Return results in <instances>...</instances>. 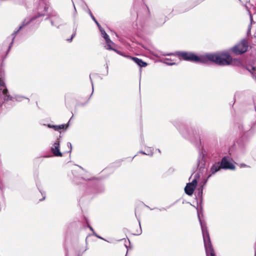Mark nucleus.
I'll return each mask as SVG.
<instances>
[{"label":"nucleus","instance_id":"f257e3e1","mask_svg":"<svg viewBox=\"0 0 256 256\" xmlns=\"http://www.w3.org/2000/svg\"><path fill=\"white\" fill-rule=\"evenodd\" d=\"M182 136L195 146L198 150V156L197 159V168L198 174H203L207 170V155L204 153L202 146L200 138L198 132L192 127L184 124L180 126L175 125Z\"/></svg>","mask_w":256,"mask_h":256},{"label":"nucleus","instance_id":"f03ea898","mask_svg":"<svg viewBox=\"0 0 256 256\" xmlns=\"http://www.w3.org/2000/svg\"><path fill=\"white\" fill-rule=\"evenodd\" d=\"M207 182V180H204V182H200L196 189V198L197 200V204L200 206V208H196L198 218L200 222V228L202 232V237L204 240V246H212V242L210 240V234L207 228L206 224L205 222H202L201 218L200 215L203 216L202 214V203L203 201V190L204 186Z\"/></svg>","mask_w":256,"mask_h":256},{"label":"nucleus","instance_id":"7ed1b4c3","mask_svg":"<svg viewBox=\"0 0 256 256\" xmlns=\"http://www.w3.org/2000/svg\"><path fill=\"white\" fill-rule=\"evenodd\" d=\"M48 1L49 0H38V6H37V14L32 16L30 19H24L22 21V24L20 25L18 28L14 30V31L12 34V40L11 42L10 43L8 48L6 50V54L9 52L11 49V48L12 46L14 40L16 35L19 32H26V27L32 22L38 18L46 15V12H47L48 10Z\"/></svg>","mask_w":256,"mask_h":256},{"label":"nucleus","instance_id":"20e7f679","mask_svg":"<svg viewBox=\"0 0 256 256\" xmlns=\"http://www.w3.org/2000/svg\"><path fill=\"white\" fill-rule=\"evenodd\" d=\"M208 62H212L218 66H228L232 64V58L228 52L208 53L205 54L204 64H206Z\"/></svg>","mask_w":256,"mask_h":256},{"label":"nucleus","instance_id":"39448f33","mask_svg":"<svg viewBox=\"0 0 256 256\" xmlns=\"http://www.w3.org/2000/svg\"><path fill=\"white\" fill-rule=\"evenodd\" d=\"M166 55L175 56L186 61L204 64L205 54L198 55L192 52L176 51L174 53L167 54Z\"/></svg>","mask_w":256,"mask_h":256},{"label":"nucleus","instance_id":"423d86ee","mask_svg":"<svg viewBox=\"0 0 256 256\" xmlns=\"http://www.w3.org/2000/svg\"><path fill=\"white\" fill-rule=\"evenodd\" d=\"M13 98L19 102H22L24 98L28 100V102H30L29 98L21 95H15L14 97L10 96L6 84L0 78V107L6 102L12 100Z\"/></svg>","mask_w":256,"mask_h":256},{"label":"nucleus","instance_id":"0eeeda50","mask_svg":"<svg viewBox=\"0 0 256 256\" xmlns=\"http://www.w3.org/2000/svg\"><path fill=\"white\" fill-rule=\"evenodd\" d=\"M105 188L102 183L96 184L92 182H88L86 184V194H98L104 192Z\"/></svg>","mask_w":256,"mask_h":256},{"label":"nucleus","instance_id":"6e6552de","mask_svg":"<svg viewBox=\"0 0 256 256\" xmlns=\"http://www.w3.org/2000/svg\"><path fill=\"white\" fill-rule=\"evenodd\" d=\"M248 42L244 38L239 43L233 46L231 50L236 55H240L248 50Z\"/></svg>","mask_w":256,"mask_h":256},{"label":"nucleus","instance_id":"1a4fd4ad","mask_svg":"<svg viewBox=\"0 0 256 256\" xmlns=\"http://www.w3.org/2000/svg\"><path fill=\"white\" fill-rule=\"evenodd\" d=\"M200 178V176L199 174L196 173L194 175V178L192 182L186 184L184 188V192L187 195L189 196L192 195L197 186L198 180Z\"/></svg>","mask_w":256,"mask_h":256},{"label":"nucleus","instance_id":"9d476101","mask_svg":"<svg viewBox=\"0 0 256 256\" xmlns=\"http://www.w3.org/2000/svg\"><path fill=\"white\" fill-rule=\"evenodd\" d=\"M232 159L229 156H224L220 162L222 169L224 170H235L236 166L232 163Z\"/></svg>","mask_w":256,"mask_h":256},{"label":"nucleus","instance_id":"9b49d317","mask_svg":"<svg viewBox=\"0 0 256 256\" xmlns=\"http://www.w3.org/2000/svg\"><path fill=\"white\" fill-rule=\"evenodd\" d=\"M51 152L53 156L61 157L62 156V153L60 151V142L56 141L50 148Z\"/></svg>","mask_w":256,"mask_h":256},{"label":"nucleus","instance_id":"f8f14e48","mask_svg":"<svg viewBox=\"0 0 256 256\" xmlns=\"http://www.w3.org/2000/svg\"><path fill=\"white\" fill-rule=\"evenodd\" d=\"M221 169H222V168H221V165L220 162H216L212 164L210 168V172L211 174L208 176V178L206 180H208V179L209 178L212 176V175L214 174L217 172H219Z\"/></svg>","mask_w":256,"mask_h":256},{"label":"nucleus","instance_id":"ddd939ff","mask_svg":"<svg viewBox=\"0 0 256 256\" xmlns=\"http://www.w3.org/2000/svg\"><path fill=\"white\" fill-rule=\"evenodd\" d=\"M101 34L106 42V45L104 46L106 49H112V45H114V44L111 40L109 36L106 34L105 30L103 31Z\"/></svg>","mask_w":256,"mask_h":256},{"label":"nucleus","instance_id":"4468645a","mask_svg":"<svg viewBox=\"0 0 256 256\" xmlns=\"http://www.w3.org/2000/svg\"><path fill=\"white\" fill-rule=\"evenodd\" d=\"M128 58L132 60L140 68H142L147 66L148 64L138 58L128 56Z\"/></svg>","mask_w":256,"mask_h":256},{"label":"nucleus","instance_id":"2eb2a0df","mask_svg":"<svg viewBox=\"0 0 256 256\" xmlns=\"http://www.w3.org/2000/svg\"><path fill=\"white\" fill-rule=\"evenodd\" d=\"M206 256H216L212 246H204Z\"/></svg>","mask_w":256,"mask_h":256},{"label":"nucleus","instance_id":"dca6fc26","mask_svg":"<svg viewBox=\"0 0 256 256\" xmlns=\"http://www.w3.org/2000/svg\"><path fill=\"white\" fill-rule=\"evenodd\" d=\"M54 18V19H51L50 20L52 25L56 26L57 28H59L60 24H58L60 22L61 19L58 16H55Z\"/></svg>","mask_w":256,"mask_h":256},{"label":"nucleus","instance_id":"f3484780","mask_svg":"<svg viewBox=\"0 0 256 256\" xmlns=\"http://www.w3.org/2000/svg\"><path fill=\"white\" fill-rule=\"evenodd\" d=\"M76 30H77V25L76 24V23L75 22H74V26H73V34H72L71 37L70 38H68L66 40V41L68 42H71L72 40V39L76 35Z\"/></svg>","mask_w":256,"mask_h":256},{"label":"nucleus","instance_id":"a211bd4d","mask_svg":"<svg viewBox=\"0 0 256 256\" xmlns=\"http://www.w3.org/2000/svg\"><path fill=\"white\" fill-rule=\"evenodd\" d=\"M76 30H77V25L76 24V23L75 22H74V26H73V34H72L71 37L70 38H68L66 40V41L68 42H71L72 40V39L76 35Z\"/></svg>","mask_w":256,"mask_h":256},{"label":"nucleus","instance_id":"6ab92c4d","mask_svg":"<svg viewBox=\"0 0 256 256\" xmlns=\"http://www.w3.org/2000/svg\"><path fill=\"white\" fill-rule=\"evenodd\" d=\"M76 30H77V25L76 24V23L75 22H74V26H73V34H72L71 37L70 38H68L66 40V41L68 42H71L72 40V39L76 35Z\"/></svg>","mask_w":256,"mask_h":256},{"label":"nucleus","instance_id":"aec40b11","mask_svg":"<svg viewBox=\"0 0 256 256\" xmlns=\"http://www.w3.org/2000/svg\"><path fill=\"white\" fill-rule=\"evenodd\" d=\"M76 30H77V25L76 24V23L75 22H74V26H73V34H72L71 37L70 38H68L66 40V41L68 42H71L72 40V39L76 35Z\"/></svg>","mask_w":256,"mask_h":256},{"label":"nucleus","instance_id":"412c9836","mask_svg":"<svg viewBox=\"0 0 256 256\" xmlns=\"http://www.w3.org/2000/svg\"><path fill=\"white\" fill-rule=\"evenodd\" d=\"M108 50H112L114 52H116L117 54H118L120 55V56H122L124 57H126V58H128V56H128V55H126L124 53H123L122 52L116 50V49H115L114 48H112V49H108Z\"/></svg>","mask_w":256,"mask_h":256},{"label":"nucleus","instance_id":"4be33fe9","mask_svg":"<svg viewBox=\"0 0 256 256\" xmlns=\"http://www.w3.org/2000/svg\"><path fill=\"white\" fill-rule=\"evenodd\" d=\"M246 68L251 74H253L256 70V68L252 66H246Z\"/></svg>","mask_w":256,"mask_h":256},{"label":"nucleus","instance_id":"5701e85b","mask_svg":"<svg viewBox=\"0 0 256 256\" xmlns=\"http://www.w3.org/2000/svg\"><path fill=\"white\" fill-rule=\"evenodd\" d=\"M45 126H46L50 128H52L56 131H58V128H59V126H58V125H54L51 124H44Z\"/></svg>","mask_w":256,"mask_h":256},{"label":"nucleus","instance_id":"b1692460","mask_svg":"<svg viewBox=\"0 0 256 256\" xmlns=\"http://www.w3.org/2000/svg\"><path fill=\"white\" fill-rule=\"evenodd\" d=\"M58 126H59V128H58V131L62 129L66 130L69 126V122L66 124H62L60 125H58Z\"/></svg>","mask_w":256,"mask_h":256},{"label":"nucleus","instance_id":"393cba45","mask_svg":"<svg viewBox=\"0 0 256 256\" xmlns=\"http://www.w3.org/2000/svg\"><path fill=\"white\" fill-rule=\"evenodd\" d=\"M72 0V5H73V6H74V13H73V18H74V22H76V14H77V12H76V6H75V4H74V0Z\"/></svg>","mask_w":256,"mask_h":256},{"label":"nucleus","instance_id":"a878e982","mask_svg":"<svg viewBox=\"0 0 256 256\" xmlns=\"http://www.w3.org/2000/svg\"><path fill=\"white\" fill-rule=\"evenodd\" d=\"M138 223H139L140 228H139V230H136V233L134 234V235L138 236V235H140L142 234V228H141V226H140V220L139 218H138Z\"/></svg>","mask_w":256,"mask_h":256},{"label":"nucleus","instance_id":"bb28decb","mask_svg":"<svg viewBox=\"0 0 256 256\" xmlns=\"http://www.w3.org/2000/svg\"><path fill=\"white\" fill-rule=\"evenodd\" d=\"M145 206L148 208H149L150 210H154L156 208H150V206H148L145 204ZM170 208V206H167L166 208H158V210L160 211H162V210H166L168 208ZM156 209H158V208H156Z\"/></svg>","mask_w":256,"mask_h":256},{"label":"nucleus","instance_id":"cd10ccee","mask_svg":"<svg viewBox=\"0 0 256 256\" xmlns=\"http://www.w3.org/2000/svg\"><path fill=\"white\" fill-rule=\"evenodd\" d=\"M89 14H90V16L91 18H92V20L96 23V25H98L99 23H98V21L96 20V18H95V17L94 16V15L92 14V12L90 10L89 11Z\"/></svg>","mask_w":256,"mask_h":256},{"label":"nucleus","instance_id":"c85d7f7f","mask_svg":"<svg viewBox=\"0 0 256 256\" xmlns=\"http://www.w3.org/2000/svg\"><path fill=\"white\" fill-rule=\"evenodd\" d=\"M146 155L152 156L154 152H153V150H152L151 148H148L146 150Z\"/></svg>","mask_w":256,"mask_h":256},{"label":"nucleus","instance_id":"c756f323","mask_svg":"<svg viewBox=\"0 0 256 256\" xmlns=\"http://www.w3.org/2000/svg\"><path fill=\"white\" fill-rule=\"evenodd\" d=\"M251 28H252V27L250 26V25H248V28L247 30V32H246V34L248 36H250L251 34Z\"/></svg>","mask_w":256,"mask_h":256},{"label":"nucleus","instance_id":"7c9ffc66","mask_svg":"<svg viewBox=\"0 0 256 256\" xmlns=\"http://www.w3.org/2000/svg\"><path fill=\"white\" fill-rule=\"evenodd\" d=\"M67 146L70 148V150L68 152L70 153L72 150V145L70 142H67Z\"/></svg>","mask_w":256,"mask_h":256},{"label":"nucleus","instance_id":"2f4dec72","mask_svg":"<svg viewBox=\"0 0 256 256\" xmlns=\"http://www.w3.org/2000/svg\"><path fill=\"white\" fill-rule=\"evenodd\" d=\"M250 24L249 25H250V26L252 27V25L253 24H254L255 22L253 20V18H252V15L251 14H250Z\"/></svg>","mask_w":256,"mask_h":256},{"label":"nucleus","instance_id":"473e14b6","mask_svg":"<svg viewBox=\"0 0 256 256\" xmlns=\"http://www.w3.org/2000/svg\"><path fill=\"white\" fill-rule=\"evenodd\" d=\"M164 63L168 66H173L176 64V63L174 62H167L166 61L164 62Z\"/></svg>","mask_w":256,"mask_h":256},{"label":"nucleus","instance_id":"72a5a7b5","mask_svg":"<svg viewBox=\"0 0 256 256\" xmlns=\"http://www.w3.org/2000/svg\"><path fill=\"white\" fill-rule=\"evenodd\" d=\"M93 235L100 239L106 240L104 238H102V237L98 235L96 232H94Z\"/></svg>","mask_w":256,"mask_h":256},{"label":"nucleus","instance_id":"f704fd0d","mask_svg":"<svg viewBox=\"0 0 256 256\" xmlns=\"http://www.w3.org/2000/svg\"><path fill=\"white\" fill-rule=\"evenodd\" d=\"M90 82H91V83H92V93L90 96V97L92 96L93 92H94V84H93V82H92V78H91V75L90 74Z\"/></svg>","mask_w":256,"mask_h":256},{"label":"nucleus","instance_id":"c9c22d12","mask_svg":"<svg viewBox=\"0 0 256 256\" xmlns=\"http://www.w3.org/2000/svg\"><path fill=\"white\" fill-rule=\"evenodd\" d=\"M97 26L98 28V29L100 32L101 34L103 32V31H104V30L101 26L100 24H98V25H97Z\"/></svg>","mask_w":256,"mask_h":256},{"label":"nucleus","instance_id":"e433bc0d","mask_svg":"<svg viewBox=\"0 0 256 256\" xmlns=\"http://www.w3.org/2000/svg\"><path fill=\"white\" fill-rule=\"evenodd\" d=\"M240 168H245V167H250V166H248L246 164H244V163L240 164Z\"/></svg>","mask_w":256,"mask_h":256},{"label":"nucleus","instance_id":"4c0bfd02","mask_svg":"<svg viewBox=\"0 0 256 256\" xmlns=\"http://www.w3.org/2000/svg\"><path fill=\"white\" fill-rule=\"evenodd\" d=\"M88 228H90V230L92 232V234H94V228L88 224V226H87Z\"/></svg>","mask_w":256,"mask_h":256},{"label":"nucleus","instance_id":"58836bf2","mask_svg":"<svg viewBox=\"0 0 256 256\" xmlns=\"http://www.w3.org/2000/svg\"><path fill=\"white\" fill-rule=\"evenodd\" d=\"M36 186H37V187H38L40 192L42 194V195H43V194H42V192L40 190L39 188L38 182H36Z\"/></svg>","mask_w":256,"mask_h":256},{"label":"nucleus","instance_id":"ea45409f","mask_svg":"<svg viewBox=\"0 0 256 256\" xmlns=\"http://www.w3.org/2000/svg\"><path fill=\"white\" fill-rule=\"evenodd\" d=\"M106 75H107V74H108V64H107L106 65Z\"/></svg>","mask_w":256,"mask_h":256},{"label":"nucleus","instance_id":"a19ab883","mask_svg":"<svg viewBox=\"0 0 256 256\" xmlns=\"http://www.w3.org/2000/svg\"><path fill=\"white\" fill-rule=\"evenodd\" d=\"M52 155H50V154H47V155H45L44 156V158H51L52 157Z\"/></svg>","mask_w":256,"mask_h":256},{"label":"nucleus","instance_id":"79ce46f5","mask_svg":"<svg viewBox=\"0 0 256 256\" xmlns=\"http://www.w3.org/2000/svg\"><path fill=\"white\" fill-rule=\"evenodd\" d=\"M139 152L140 153V154H143L146 155V152H144V151L140 150V151Z\"/></svg>","mask_w":256,"mask_h":256},{"label":"nucleus","instance_id":"37998d69","mask_svg":"<svg viewBox=\"0 0 256 256\" xmlns=\"http://www.w3.org/2000/svg\"><path fill=\"white\" fill-rule=\"evenodd\" d=\"M197 205H198V206H197V208H200V205H199V204H197ZM194 208H196V206H194Z\"/></svg>","mask_w":256,"mask_h":256},{"label":"nucleus","instance_id":"c03bdc74","mask_svg":"<svg viewBox=\"0 0 256 256\" xmlns=\"http://www.w3.org/2000/svg\"><path fill=\"white\" fill-rule=\"evenodd\" d=\"M254 256H256V246L255 247Z\"/></svg>","mask_w":256,"mask_h":256},{"label":"nucleus","instance_id":"a18cd8bd","mask_svg":"<svg viewBox=\"0 0 256 256\" xmlns=\"http://www.w3.org/2000/svg\"><path fill=\"white\" fill-rule=\"evenodd\" d=\"M45 199V196H44L43 198L42 199H40V200L42 201V200H43Z\"/></svg>","mask_w":256,"mask_h":256},{"label":"nucleus","instance_id":"49530a36","mask_svg":"<svg viewBox=\"0 0 256 256\" xmlns=\"http://www.w3.org/2000/svg\"><path fill=\"white\" fill-rule=\"evenodd\" d=\"M165 22H166V20L162 24H164Z\"/></svg>","mask_w":256,"mask_h":256},{"label":"nucleus","instance_id":"de8ad7c7","mask_svg":"<svg viewBox=\"0 0 256 256\" xmlns=\"http://www.w3.org/2000/svg\"><path fill=\"white\" fill-rule=\"evenodd\" d=\"M85 220H86V222H88V220L86 218H85Z\"/></svg>","mask_w":256,"mask_h":256},{"label":"nucleus","instance_id":"09e8293b","mask_svg":"<svg viewBox=\"0 0 256 256\" xmlns=\"http://www.w3.org/2000/svg\"><path fill=\"white\" fill-rule=\"evenodd\" d=\"M158 152H160V149H158Z\"/></svg>","mask_w":256,"mask_h":256},{"label":"nucleus","instance_id":"8fccbe9b","mask_svg":"<svg viewBox=\"0 0 256 256\" xmlns=\"http://www.w3.org/2000/svg\"><path fill=\"white\" fill-rule=\"evenodd\" d=\"M82 106H84L85 105V104H82Z\"/></svg>","mask_w":256,"mask_h":256},{"label":"nucleus","instance_id":"3c124183","mask_svg":"<svg viewBox=\"0 0 256 256\" xmlns=\"http://www.w3.org/2000/svg\"><path fill=\"white\" fill-rule=\"evenodd\" d=\"M123 239H120L119 240H118V241H120V240H122Z\"/></svg>","mask_w":256,"mask_h":256},{"label":"nucleus","instance_id":"603ef678","mask_svg":"<svg viewBox=\"0 0 256 256\" xmlns=\"http://www.w3.org/2000/svg\"><path fill=\"white\" fill-rule=\"evenodd\" d=\"M86 250H87V248H86V249L84 250V252H86Z\"/></svg>","mask_w":256,"mask_h":256},{"label":"nucleus","instance_id":"864d4df0","mask_svg":"<svg viewBox=\"0 0 256 256\" xmlns=\"http://www.w3.org/2000/svg\"><path fill=\"white\" fill-rule=\"evenodd\" d=\"M80 168H81L82 169H83V168L82 166H80Z\"/></svg>","mask_w":256,"mask_h":256},{"label":"nucleus","instance_id":"5fc2aeb1","mask_svg":"<svg viewBox=\"0 0 256 256\" xmlns=\"http://www.w3.org/2000/svg\"><path fill=\"white\" fill-rule=\"evenodd\" d=\"M125 246H126V248H128V246H126V244H125Z\"/></svg>","mask_w":256,"mask_h":256},{"label":"nucleus","instance_id":"6e6d98bb","mask_svg":"<svg viewBox=\"0 0 256 256\" xmlns=\"http://www.w3.org/2000/svg\"><path fill=\"white\" fill-rule=\"evenodd\" d=\"M78 256H82V255H80V254H78Z\"/></svg>","mask_w":256,"mask_h":256}]
</instances>
